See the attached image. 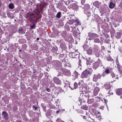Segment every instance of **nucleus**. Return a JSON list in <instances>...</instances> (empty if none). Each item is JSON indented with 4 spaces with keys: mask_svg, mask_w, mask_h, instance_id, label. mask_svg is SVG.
<instances>
[{
    "mask_svg": "<svg viewBox=\"0 0 122 122\" xmlns=\"http://www.w3.org/2000/svg\"><path fill=\"white\" fill-rule=\"evenodd\" d=\"M73 108L74 109V106H73Z\"/></svg>",
    "mask_w": 122,
    "mask_h": 122,
    "instance_id": "nucleus-57",
    "label": "nucleus"
},
{
    "mask_svg": "<svg viewBox=\"0 0 122 122\" xmlns=\"http://www.w3.org/2000/svg\"><path fill=\"white\" fill-rule=\"evenodd\" d=\"M97 113L98 114L100 113V112L98 111H97Z\"/></svg>",
    "mask_w": 122,
    "mask_h": 122,
    "instance_id": "nucleus-51",
    "label": "nucleus"
},
{
    "mask_svg": "<svg viewBox=\"0 0 122 122\" xmlns=\"http://www.w3.org/2000/svg\"><path fill=\"white\" fill-rule=\"evenodd\" d=\"M81 108L82 109H84L86 110H87L88 109V108L87 106L85 105L82 106L81 107Z\"/></svg>",
    "mask_w": 122,
    "mask_h": 122,
    "instance_id": "nucleus-24",
    "label": "nucleus"
},
{
    "mask_svg": "<svg viewBox=\"0 0 122 122\" xmlns=\"http://www.w3.org/2000/svg\"><path fill=\"white\" fill-rule=\"evenodd\" d=\"M98 61L94 63L93 64V67L95 70L96 69L99 67L101 62V61L100 60L99 58L98 59Z\"/></svg>",
    "mask_w": 122,
    "mask_h": 122,
    "instance_id": "nucleus-3",
    "label": "nucleus"
},
{
    "mask_svg": "<svg viewBox=\"0 0 122 122\" xmlns=\"http://www.w3.org/2000/svg\"><path fill=\"white\" fill-rule=\"evenodd\" d=\"M54 82L58 85H60L61 83V81L58 78L56 77H55L53 78Z\"/></svg>",
    "mask_w": 122,
    "mask_h": 122,
    "instance_id": "nucleus-8",
    "label": "nucleus"
},
{
    "mask_svg": "<svg viewBox=\"0 0 122 122\" xmlns=\"http://www.w3.org/2000/svg\"><path fill=\"white\" fill-rule=\"evenodd\" d=\"M24 15L25 17L26 18H28L29 17L30 18V19H32V18H31L30 17V14L29 13H27L25 15Z\"/></svg>",
    "mask_w": 122,
    "mask_h": 122,
    "instance_id": "nucleus-25",
    "label": "nucleus"
},
{
    "mask_svg": "<svg viewBox=\"0 0 122 122\" xmlns=\"http://www.w3.org/2000/svg\"><path fill=\"white\" fill-rule=\"evenodd\" d=\"M116 62L117 66V68H118V70L121 74L122 75V67L121 65L120 64L118 60V59H117L116 60Z\"/></svg>",
    "mask_w": 122,
    "mask_h": 122,
    "instance_id": "nucleus-5",
    "label": "nucleus"
},
{
    "mask_svg": "<svg viewBox=\"0 0 122 122\" xmlns=\"http://www.w3.org/2000/svg\"><path fill=\"white\" fill-rule=\"evenodd\" d=\"M73 8L74 9H76L78 8V6L74 4L73 5Z\"/></svg>",
    "mask_w": 122,
    "mask_h": 122,
    "instance_id": "nucleus-31",
    "label": "nucleus"
},
{
    "mask_svg": "<svg viewBox=\"0 0 122 122\" xmlns=\"http://www.w3.org/2000/svg\"><path fill=\"white\" fill-rule=\"evenodd\" d=\"M81 60L79 59V62H78V64L79 65V66H81Z\"/></svg>",
    "mask_w": 122,
    "mask_h": 122,
    "instance_id": "nucleus-37",
    "label": "nucleus"
},
{
    "mask_svg": "<svg viewBox=\"0 0 122 122\" xmlns=\"http://www.w3.org/2000/svg\"><path fill=\"white\" fill-rule=\"evenodd\" d=\"M86 0H81V3L82 5H83L84 4Z\"/></svg>",
    "mask_w": 122,
    "mask_h": 122,
    "instance_id": "nucleus-38",
    "label": "nucleus"
},
{
    "mask_svg": "<svg viewBox=\"0 0 122 122\" xmlns=\"http://www.w3.org/2000/svg\"><path fill=\"white\" fill-rule=\"evenodd\" d=\"M111 86L112 85H111L109 83H108L105 84L104 86V87L106 89H109L111 88Z\"/></svg>",
    "mask_w": 122,
    "mask_h": 122,
    "instance_id": "nucleus-13",
    "label": "nucleus"
},
{
    "mask_svg": "<svg viewBox=\"0 0 122 122\" xmlns=\"http://www.w3.org/2000/svg\"><path fill=\"white\" fill-rule=\"evenodd\" d=\"M61 70L63 71L64 73L66 74H70L71 73L70 70L66 69H63L62 68Z\"/></svg>",
    "mask_w": 122,
    "mask_h": 122,
    "instance_id": "nucleus-14",
    "label": "nucleus"
},
{
    "mask_svg": "<svg viewBox=\"0 0 122 122\" xmlns=\"http://www.w3.org/2000/svg\"><path fill=\"white\" fill-rule=\"evenodd\" d=\"M116 80H114V81H115Z\"/></svg>",
    "mask_w": 122,
    "mask_h": 122,
    "instance_id": "nucleus-60",
    "label": "nucleus"
},
{
    "mask_svg": "<svg viewBox=\"0 0 122 122\" xmlns=\"http://www.w3.org/2000/svg\"><path fill=\"white\" fill-rule=\"evenodd\" d=\"M86 64L88 67V66L91 65V62L90 61V58H88V59H86Z\"/></svg>",
    "mask_w": 122,
    "mask_h": 122,
    "instance_id": "nucleus-17",
    "label": "nucleus"
},
{
    "mask_svg": "<svg viewBox=\"0 0 122 122\" xmlns=\"http://www.w3.org/2000/svg\"><path fill=\"white\" fill-rule=\"evenodd\" d=\"M85 7L84 13L88 16H90L91 15V13L90 12V9L89 6V5H85Z\"/></svg>",
    "mask_w": 122,
    "mask_h": 122,
    "instance_id": "nucleus-2",
    "label": "nucleus"
},
{
    "mask_svg": "<svg viewBox=\"0 0 122 122\" xmlns=\"http://www.w3.org/2000/svg\"><path fill=\"white\" fill-rule=\"evenodd\" d=\"M99 91L98 89L96 88L94 89V95L96 96L97 95Z\"/></svg>",
    "mask_w": 122,
    "mask_h": 122,
    "instance_id": "nucleus-18",
    "label": "nucleus"
},
{
    "mask_svg": "<svg viewBox=\"0 0 122 122\" xmlns=\"http://www.w3.org/2000/svg\"><path fill=\"white\" fill-rule=\"evenodd\" d=\"M110 73L111 76H112V78L115 77V75L113 72H112V71H111V72Z\"/></svg>",
    "mask_w": 122,
    "mask_h": 122,
    "instance_id": "nucleus-30",
    "label": "nucleus"
},
{
    "mask_svg": "<svg viewBox=\"0 0 122 122\" xmlns=\"http://www.w3.org/2000/svg\"><path fill=\"white\" fill-rule=\"evenodd\" d=\"M71 57L72 58H78L79 56V55L76 52L71 53Z\"/></svg>",
    "mask_w": 122,
    "mask_h": 122,
    "instance_id": "nucleus-10",
    "label": "nucleus"
},
{
    "mask_svg": "<svg viewBox=\"0 0 122 122\" xmlns=\"http://www.w3.org/2000/svg\"><path fill=\"white\" fill-rule=\"evenodd\" d=\"M32 107L33 108H35V110H36L37 108V107L34 105H33L32 106Z\"/></svg>",
    "mask_w": 122,
    "mask_h": 122,
    "instance_id": "nucleus-42",
    "label": "nucleus"
},
{
    "mask_svg": "<svg viewBox=\"0 0 122 122\" xmlns=\"http://www.w3.org/2000/svg\"><path fill=\"white\" fill-rule=\"evenodd\" d=\"M109 94H113V93L112 92V90H110L108 92Z\"/></svg>",
    "mask_w": 122,
    "mask_h": 122,
    "instance_id": "nucleus-41",
    "label": "nucleus"
},
{
    "mask_svg": "<svg viewBox=\"0 0 122 122\" xmlns=\"http://www.w3.org/2000/svg\"><path fill=\"white\" fill-rule=\"evenodd\" d=\"M61 12H59L56 15V17L58 18H60L61 17Z\"/></svg>",
    "mask_w": 122,
    "mask_h": 122,
    "instance_id": "nucleus-32",
    "label": "nucleus"
},
{
    "mask_svg": "<svg viewBox=\"0 0 122 122\" xmlns=\"http://www.w3.org/2000/svg\"><path fill=\"white\" fill-rule=\"evenodd\" d=\"M45 89L48 92H50L51 91L50 89L48 87H46Z\"/></svg>",
    "mask_w": 122,
    "mask_h": 122,
    "instance_id": "nucleus-39",
    "label": "nucleus"
},
{
    "mask_svg": "<svg viewBox=\"0 0 122 122\" xmlns=\"http://www.w3.org/2000/svg\"><path fill=\"white\" fill-rule=\"evenodd\" d=\"M106 76V74L104 73H103L102 76L104 77Z\"/></svg>",
    "mask_w": 122,
    "mask_h": 122,
    "instance_id": "nucleus-45",
    "label": "nucleus"
},
{
    "mask_svg": "<svg viewBox=\"0 0 122 122\" xmlns=\"http://www.w3.org/2000/svg\"><path fill=\"white\" fill-rule=\"evenodd\" d=\"M61 72H59V73L57 75L58 76H61Z\"/></svg>",
    "mask_w": 122,
    "mask_h": 122,
    "instance_id": "nucleus-43",
    "label": "nucleus"
},
{
    "mask_svg": "<svg viewBox=\"0 0 122 122\" xmlns=\"http://www.w3.org/2000/svg\"><path fill=\"white\" fill-rule=\"evenodd\" d=\"M7 15L8 16V17L10 18H13L14 17L13 15L12 14V13L8 12H7Z\"/></svg>",
    "mask_w": 122,
    "mask_h": 122,
    "instance_id": "nucleus-15",
    "label": "nucleus"
},
{
    "mask_svg": "<svg viewBox=\"0 0 122 122\" xmlns=\"http://www.w3.org/2000/svg\"><path fill=\"white\" fill-rule=\"evenodd\" d=\"M121 34L120 32L117 33L116 34V36L117 38L119 39L121 37Z\"/></svg>",
    "mask_w": 122,
    "mask_h": 122,
    "instance_id": "nucleus-19",
    "label": "nucleus"
},
{
    "mask_svg": "<svg viewBox=\"0 0 122 122\" xmlns=\"http://www.w3.org/2000/svg\"><path fill=\"white\" fill-rule=\"evenodd\" d=\"M102 75L100 73L98 74L97 75H94L93 78V80L94 81H96L98 79L100 78Z\"/></svg>",
    "mask_w": 122,
    "mask_h": 122,
    "instance_id": "nucleus-7",
    "label": "nucleus"
},
{
    "mask_svg": "<svg viewBox=\"0 0 122 122\" xmlns=\"http://www.w3.org/2000/svg\"><path fill=\"white\" fill-rule=\"evenodd\" d=\"M17 106H14L13 108V110L15 112L17 111Z\"/></svg>",
    "mask_w": 122,
    "mask_h": 122,
    "instance_id": "nucleus-34",
    "label": "nucleus"
},
{
    "mask_svg": "<svg viewBox=\"0 0 122 122\" xmlns=\"http://www.w3.org/2000/svg\"><path fill=\"white\" fill-rule=\"evenodd\" d=\"M92 52L93 50L92 48V47H90L87 51V54L89 55H91Z\"/></svg>",
    "mask_w": 122,
    "mask_h": 122,
    "instance_id": "nucleus-16",
    "label": "nucleus"
},
{
    "mask_svg": "<svg viewBox=\"0 0 122 122\" xmlns=\"http://www.w3.org/2000/svg\"><path fill=\"white\" fill-rule=\"evenodd\" d=\"M116 93L117 95H119L121 98L122 99V89H117V91Z\"/></svg>",
    "mask_w": 122,
    "mask_h": 122,
    "instance_id": "nucleus-11",
    "label": "nucleus"
},
{
    "mask_svg": "<svg viewBox=\"0 0 122 122\" xmlns=\"http://www.w3.org/2000/svg\"><path fill=\"white\" fill-rule=\"evenodd\" d=\"M19 51H21V50H20Z\"/></svg>",
    "mask_w": 122,
    "mask_h": 122,
    "instance_id": "nucleus-56",
    "label": "nucleus"
},
{
    "mask_svg": "<svg viewBox=\"0 0 122 122\" xmlns=\"http://www.w3.org/2000/svg\"><path fill=\"white\" fill-rule=\"evenodd\" d=\"M66 66L68 67H70L71 66V64L70 63H67L66 64Z\"/></svg>",
    "mask_w": 122,
    "mask_h": 122,
    "instance_id": "nucleus-36",
    "label": "nucleus"
},
{
    "mask_svg": "<svg viewBox=\"0 0 122 122\" xmlns=\"http://www.w3.org/2000/svg\"><path fill=\"white\" fill-rule=\"evenodd\" d=\"M100 4V3L98 1H96L94 2L93 3V4L94 5H96V6H99Z\"/></svg>",
    "mask_w": 122,
    "mask_h": 122,
    "instance_id": "nucleus-28",
    "label": "nucleus"
},
{
    "mask_svg": "<svg viewBox=\"0 0 122 122\" xmlns=\"http://www.w3.org/2000/svg\"><path fill=\"white\" fill-rule=\"evenodd\" d=\"M55 65L57 68L56 69H58L59 70H62V68L61 66V64L60 61H56L55 62Z\"/></svg>",
    "mask_w": 122,
    "mask_h": 122,
    "instance_id": "nucleus-6",
    "label": "nucleus"
},
{
    "mask_svg": "<svg viewBox=\"0 0 122 122\" xmlns=\"http://www.w3.org/2000/svg\"><path fill=\"white\" fill-rule=\"evenodd\" d=\"M112 69V68H111L108 67L107 69H106L105 70L104 72L107 74L110 73Z\"/></svg>",
    "mask_w": 122,
    "mask_h": 122,
    "instance_id": "nucleus-12",
    "label": "nucleus"
},
{
    "mask_svg": "<svg viewBox=\"0 0 122 122\" xmlns=\"http://www.w3.org/2000/svg\"><path fill=\"white\" fill-rule=\"evenodd\" d=\"M120 42H121L122 43V40H121L120 41Z\"/></svg>",
    "mask_w": 122,
    "mask_h": 122,
    "instance_id": "nucleus-54",
    "label": "nucleus"
},
{
    "mask_svg": "<svg viewBox=\"0 0 122 122\" xmlns=\"http://www.w3.org/2000/svg\"><path fill=\"white\" fill-rule=\"evenodd\" d=\"M78 86L77 83L75 82L74 84V87H73V85L70 84L69 87L72 90H73L74 89H75Z\"/></svg>",
    "mask_w": 122,
    "mask_h": 122,
    "instance_id": "nucleus-9",
    "label": "nucleus"
},
{
    "mask_svg": "<svg viewBox=\"0 0 122 122\" xmlns=\"http://www.w3.org/2000/svg\"><path fill=\"white\" fill-rule=\"evenodd\" d=\"M78 68H79V67H80L79 66H78Z\"/></svg>",
    "mask_w": 122,
    "mask_h": 122,
    "instance_id": "nucleus-61",
    "label": "nucleus"
},
{
    "mask_svg": "<svg viewBox=\"0 0 122 122\" xmlns=\"http://www.w3.org/2000/svg\"><path fill=\"white\" fill-rule=\"evenodd\" d=\"M9 7L10 9H13L14 7L12 3H10L9 5Z\"/></svg>",
    "mask_w": 122,
    "mask_h": 122,
    "instance_id": "nucleus-29",
    "label": "nucleus"
},
{
    "mask_svg": "<svg viewBox=\"0 0 122 122\" xmlns=\"http://www.w3.org/2000/svg\"><path fill=\"white\" fill-rule=\"evenodd\" d=\"M115 5V4L112 2H111L109 5V7L110 8H113L114 7Z\"/></svg>",
    "mask_w": 122,
    "mask_h": 122,
    "instance_id": "nucleus-20",
    "label": "nucleus"
},
{
    "mask_svg": "<svg viewBox=\"0 0 122 122\" xmlns=\"http://www.w3.org/2000/svg\"><path fill=\"white\" fill-rule=\"evenodd\" d=\"M2 115L6 119L8 118V115L6 112H2Z\"/></svg>",
    "mask_w": 122,
    "mask_h": 122,
    "instance_id": "nucleus-22",
    "label": "nucleus"
},
{
    "mask_svg": "<svg viewBox=\"0 0 122 122\" xmlns=\"http://www.w3.org/2000/svg\"><path fill=\"white\" fill-rule=\"evenodd\" d=\"M40 9H41V10H42V8H41V7L40 8Z\"/></svg>",
    "mask_w": 122,
    "mask_h": 122,
    "instance_id": "nucleus-52",
    "label": "nucleus"
},
{
    "mask_svg": "<svg viewBox=\"0 0 122 122\" xmlns=\"http://www.w3.org/2000/svg\"><path fill=\"white\" fill-rule=\"evenodd\" d=\"M31 28L32 29H33V28H35V27L34 25H32L31 26Z\"/></svg>",
    "mask_w": 122,
    "mask_h": 122,
    "instance_id": "nucleus-46",
    "label": "nucleus"
},
{
    "mask_svg": "<svg viewBox=\"0 0 122 122\" xmlns=\"http://www.w3.org/2000/svg\"><path fill=\"white\" fill-rule=\"evenodd\" d=\"M56 122H65L63 121H61V119L59 118H58L56 120Z\"/></svg>",
    "mask_w": 122,
    "mask_h": 122,
    "instance_id": "nucleus-35",
    "label": "nucleus"
},
{
    "mask_svg": "<svg viewBox=\"0 0 122 122\" xmlns=\"http://www.w3.org/2000/svg\"><path fill=\"white\" fill-rule=\"evenodd\" d=\"M88 36L89 38L88 39L89 40H91L95 38L98 37V36L97 34L94 33H91L89 34Z\"/></svg>",
    "mask_w": 122,
    "mask_h": 122,
    "instance_id": "nucleus-4",
    "label": "nucleus"
},
{
    "mask_svg": "<svg viewBox=\"0 0 122 122\" xmlns=\"http://www.w3.org/2000/svg\"><path fill=\"white\" fill-rule=\"evenodd\" d=\"M76 24V25H78L79 24V22L77 20H76L75 21Z\"/></svg>",
    "mask_w": 122,
    "mask_h": 122,
    "instance_id": "nucleus-40",
    "label": "nucleus"
},
{
    "mask_svg": "<svg viewBox=\"0 0 122 122\" xmlns=\"http://www.w3.org/2000/svg\"><path fill=\"white\" fill-rule=\"evenodd\" d=\"M49 122H52V121H49Z\"/></svg>",
    "mask_w": 122,
    "mask_h": 122,
    "instance_id": "nucleus-55",
    "label": "nucleus"
},
{
    "mask_svg": "<svg viewBox=\"0 0 122 122\" xmlns=\"http://www.w3.org/2000/svg\"><path fill=\"white\" fill-rule=\"evenodd\" d=\"M36 40H39V38H37Z\"/></svg>",
    "mask_w": 122,
    "mask_h": 122,
    "instance_id": "nucleus-50",
    "label": "nucleus"
},
{
    "mask_svg": "<svg viewBox=\"0 0 122 122\" xmlns=\"http://www.w3.org/2000/svg\"><path fill=\"white\" fill-rule=\"evenodd\" d=\"M97 17L99 18V17H98V15H95V17Z\"/></svg>",
    "mask_w": 122,
    "mask_h": 122,
    "instance_id": "nucleus-47",
    "label": "nucleus"
},
{
    "mask_svg": "<svg viewBox=\"0 0 122 122\" xmlns=\"http://www.w3.org/2000/svg\"><path fill=\"white\" fill-rule=\"evenodd\" d=\"M79 75V74L77 71H75L74 72V76H75V78H76L78 76V75Z\"/></svg>",
    "mask_w": 122,
    "mask_h": 122,
    "instance_id": "nucleus-21",
    "label": "nucleus"
},
{
    "mask_svg": "<svg viewBox=\"0 0 122 122\" xmlns=\"http://www.w3.org/2000/svg\"><path fill=\"white\" fill-rule=\"evenodd\" d=\"M94 42H95L99 43L100 42V40L98 38H96L94 39Z\"/></svg>",
    "mask_w": 122,
    "mask_h": 122,
    "instance_id": "nucleus-23",
    "label": "nucleus"
},
{
    "mask_svg": "<svg viewBox=\"0 0 122 122\" xmlns=\"http://www.w3.org/2000/svg\"><path fill=\"white\" fill-rule=\"evenodd\" d=\"M54 48V52H55L56 51H57V49L56 48Z\"/></svg>",
    "mask_w": 122,
    "mask_h": 122,
    "instance_id": "nucleus-44",
    "label": "nucleus"
},
{
    "mask_svg": "<svg viewBox=\"0 0 122 122\" xmlns=\"http://www.w3.org/2000/svg\"><path fill=\"white\" fill-rule=\"evenodd\" d=\"M59 112V111H57L56 112V113H58V112Z\"/></svg>",
    "mask_w": 122,
    "mask_h": 122,
    "instance_id": "nucleus-53",
    "label": "nucleus"
},
{
    "mask_svg": "<svg viewBox=\"0 0 122 122\" xmlns=\"http://www.w3.org/2000/svg\"><path fill=\"white\" fill-rule=\"evenodd\" d=\"M61 56H63V55H61Z\"/></svg>",
    "mask_w": 122,
    "mask_h": 122,
    "instance_id": "nucleus-58",
    "label": "nucleus"
},
{
    "mask_svg": "<svg viewBox=\"0 0 122 122\" xmlns=\"http://www.w3.org/2000/svg\"><path fill=\"white\" fill-rule=\"evenodd\" d=\"M107 60L108 61H113V59L110 56L107 57Z\"/></svg>",
    "mask_w": 122,
    "mask_h": 122,
    "instance_id": "nucleus-27",
    "label": "nucleus"
},
{
    "mask_svg": "<svg viewBox=\"0 0 122 122\" xmlns=\"http://www.w3.org/2000/svg\"><path fill=\"white\" fill-rule=\"evenodd\" d=\"M81 68V67H80V68Z\"/></svg>",
    "mask_w": 122,
    "mask_h": 122,
    "instance_id": "nucleus-63",
    "label": "nucleus"
},
{
    "mask_svg": "<svg viewBox=\"0 0 122 122\" xmlns=\"http://www.w3.org/2000/svg\"><path fill=\"white\" fill-rule=\"evenodd\" d=\"M19 32L20 33L22 34L23 33H25V32L22 29H20L19 30Z\"/></svg>",
    "mask_w": 122,
    "mask_h": 122,
    "instance_id": "nucleus-33",
    "label": "nucleus"
},
{
    "mask_svg": "<svg viewBox=\"0 0 122 122\" xmlns=\"http://www.w3.org/2000/svg\"><path fill=\"white\" fill-rule=\"evenodd\" d=\"M73 87H74V85H73Z\"/></svg>",
    "mask_w": 122,
    "mask_h": 122,
    "instance_id": "nucleus-62",
    "label": "nucleus"
},
{
    "mask_svg": "<svg viewBox=\"0 0 122 122\" xmlns=\"http://www.w3.org/2000/svg\"><path fill=\"white\" fill-rule=\"evenodd\" d=\"M96 56L98 57H100L101 58L102 57V56L100 53L98 52L96 53Z\"/></svg>",
    "mask_w": 122,
    "mask_h": 122,
    "instance_id": "nucleus-26",
    "label": "nucleus"
},
{
    "mask_svg": "<svg viewBox=\"0 0 122 122\" xmlns=\"http://www.w3.org/2000/svg\"><path fill=\"white\" fill-rule=\"evenodd\" d=\"M83 118L84 119H86V116H83Z\"/></svg>",
    "mask_w": 122,
    "mask_h": 122,
    "instance_id": "nucleus-48",
    "label": "nucleus"
},
{
    "mask_svg": "<svg viewBox=\"0 0 122 122\" xmlns=\"http://www.w3.org/2000/svg\"><path fill=\"white\" fill-rule=\"evenodd\" d=\"M92 72L93 70L92 68H88L82 72L81 76V78H84L87 77L91 75Z\"/></svg>",
    "mask_w": 122,
    "mask_h": 122,
    "instance_id": "nucleus-1",
    "label": "nucleus"
},
{
    "mask_svg": "<svg viewBox=\"0 0 122 122\" xmlns=\"http://www.w3.org/2000/svg\"><path fill=\"white\" fill-rule=\"evenodd\" d=\"M84 45L83 46V47H84Z\"/></svg>",
    "mask_w": 122,
    "mask_h": 122,
    "instance_id": "nucleus-59",
    "label": "nucleus"
},
{
    "mask_svg": "<svg viewBox=\"0 0 122 122\" xmlns=\"http://www.w3.org/2000/svg\"><path fill=\"white\" fill-rule=\"evenodd\" d=\"M81 83H80V82H79V83H78V85H81Z\"/></svg>",
    "mask_w": 122,
    "mask_h": 122,
    "instance_id": "nucleus-49",
    "label": "nucleus"
}]
</instances>
